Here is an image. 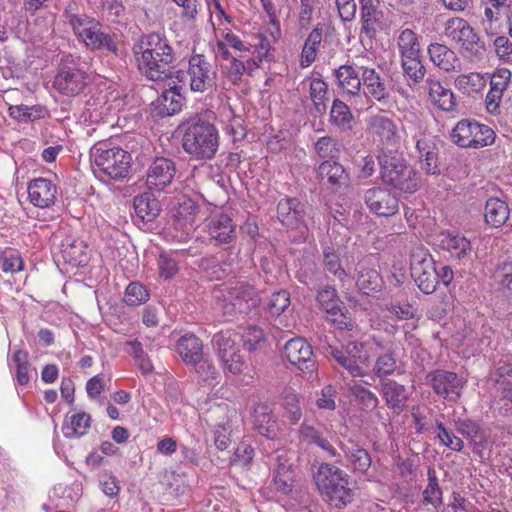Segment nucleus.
<instances>
[{
  "mask_svg": "<svg viewBox=\"0 0 512 512\" xmlns=\"http://www.w3.org/2000/svg\"><path fill=\"white\" fill-rule=\"evenodd\" d=\"M132 52L140 73L155 82L170 79L179 61L168 39L159 33L142 35Z\"/></svg>",
  "mask_w": 512,
  "mask_h": 512,
  "instance_id": "obj_1",
  "label": "nucleus"
},
{
  "mask_svg": "<svg viewBox=\"0 0 512 512\" xmlns=\"http://www.w3.org/2000/svg\"><path fill=\"white\" fill-rule=\"evenodd\" d=\"M62 21L73 32L78 42L89 51L118 55L119 48L115 36L99 20L87 15L79 2H67L63 9Z\"/></svg>",
  "mask_w": 512,
  "mask_h": 512,
  "instance_id": "obj_2",
  "label": "nucleus"
},
{
  "mask_svg": "<svg viewBox=\"0 0 512 512\" xmlns=\"http://www.w3.org/2000/svg\"><path fill=\"white\" fill-rule=\"evenodd\" d=\"M90 160L94 175L103 182L124 181L129 177L132 158L120 147L97 144L90 150Z\"/></svg>",
  "mask_w": 512,
  "mask_h": 512,
  "instance_id": "obj_3",
  "label": "nucleus"
},
{
  "mask_svg": "<svg viewBox=\"0 0 512 512\" xmlns=\"http://www.w3.org/2000/svg\"><path fill=\"white\" fill-rule=\"evenodd\" d=\"M91 81L87 63L78 54L64 53L53 79V88L61 95L76 97Z\"/></svg>",
  "mask_w": 512,
  "mask_h": 512,
  "instance_id": "obj_4",
  "label": "nucleus"
},
{
  "mask_svg": "<svg viewBox=\"0 0 512 512\" xmlns=\"http://www.w3.org/2000/svg\"><path fill=\"white\" fill-rule=\"evenodd\" d=\"M182 146L196 160H211L219 148V132L212 123L198 119L185 129Z\"/></svg>",
  "mask_w": 512,
  "mask_h": 512,
  "instance_id": "obj_5",
  "label": "nucleus"
},
{
  "mask_svg": "<svg viewBox=\"0 0 512 512\" xmlns=\"http://www.w3.org/2000/svg\"><path fill=\"white\" fill-rule=\"evenodd\" d=\"M313 479L320 493L335 506H345L353 500L349 476L340 468L322 463L313 473Z\"/></svg>",
  "mask_w": 512,
  "mask_h": 512,
  "instance_id": "obj_6",
  "label": "nucleus"
},
{
  "mask_svg": "<svg viewBox=\"0 0 512 512\" xmlns=\"http://www.w3.org/2000/svg\"><path fill=\"white\" fill-rule=\"evenodd\" d=\"M215 298L217 308L226 317L247 314L260 302L256 289L240 281L223 285Z\"/></svg>",
  "mask_w": 512,
  "mask_h": 512,
  "instance_id": "obj_7",
  "label": "nucleus"
},
{
  "mask_svg": "<svg viewBox=\"0 0 512 512\" xmlns=\"http://www.w3.org/2000/svg\"><path fill=\"white\" fill-rule=\"evenodd\" d=\"M383 181L406 193L415 192L419 186V175L407 165L402 154L380 153L378 156Z\"/></svg>",
  "mask_w": 512,
  "mask_h": 512,
  "instance_id": "obj_8",
  "label": "nucleus"
},
{
  "mask_svg": "<svg viewBox=\"0 0 512 512\" xmlns=\"http://www.w3.org/2000/svg\"><path fill=\"white\" fill-rule=\"evenodd\" d=\"M219 59L226 61V63L221 64L222 73L225 78L232 84L237 85L241 82L244 74L250 75L264 62H271L273 60L272 46L269 39L262 38L255 50L252 51V56L248 57L245 61L234 55Z\"/></svg>",
  "mask_w": 512,
  "mask_h": 512,
  "instance_id": "obj_9",
  "label": "nucleus"
},
{
  "mask_svg": "<svg viewBox=\"0 0 512 512\" xmlns=\"http://www.w3.org/2000/svg\"><path fill=\"white\" fill-rule=\"evenodd\" d=\"M216 71L203 54H193L188 59L187 70H177L175 78L193 92L204 93L215 86Z\"/></svg>",
  "mask_w": 512,
  "mask_h": 512,
  "instance_id": "obj_10",
  "label": "nucleus"
},
{
  "mask_svg": "<svg viewBox=\"0 0 512 512\" xmlns=\"http://www.w3.org/2000/svg\"><path fill=\"white\" fill-rule=\"evenodd\" d=\"M496 134L492 128L475 119H462L450 132L452 143L461 148L479 149L495 142Z\"/></svg>",
  "mask_w": 512,
  "mask_h": 512,
  "instance_id": "obj_11",
  "label": "nucleus"
},
{
  "mask_svg": "<svg viewBox=\"0 0 512 512\" xmlns=\"http://www.w3.org/2000/svg\"><path fill=\"white\" fill-rule=\"evenodd\" d=\"M334 337L325 336L321 347L326 355H330L334 360L345 368L353 377L365 375L364 366L368 362L369 356L365 350V344L359 341L350 342L345 349L339 348L330 342Z\"/></svg>",
  "mask_w": 512,
  "mask_h": 512,
  "instance_id": "obj_12",
  "label": "nucleus"
},
{
  "mask_svg": "<svg viewBox=\"0 0 512 512\" xmlns=\"http://www.w3.org/2000/svg\"><path fill=\"white\" fill-rule=\"evenodd\" d=\"M414 126L412 138L415 141V157L420 169L428 175L436 176L440 174L436 138L428 132L425 119L416 118Z\"/></svg>",
  "mask_w": 512,
  "mask_h": 512,
  "instance_id": "obj_13",
  "label": "nucleus"
},
{
  "mask_svg": "<svg viewBox=\"0 0 512 512\" xmlns=\"http://www.w3.org/2000/svg\"><path fill=\"white\" fill-rule=\"evenodd\" d=\"M411 276L418 288L425 294L433 293L437 288V267L428 249L415 247L410 257Z\"/></svg>",
  "mask_w": 512,
  "mask_h": 512,
  "instance_id": "obj_14",
  "label": "nucleus"
},
{
  "mask_svg": "<svg viewBox=\"0 0 512 512\" xmlns=\"http://www.w3.org/2000/svg\"><path fill=\"white\" fill-rule=\"evenodd\" d=\"M445 36L459 44L470 58H481L485 52V44L470 24L463 18L453 17L446 21Z\"/></svg>",
  "mask_w": 512,
  "mask_h": 512,
  "instance_id": "obj_15",
  "label": "nucleus"
},
{
  "mask_svg": "<svg viewBox=\"0 0 512 512\" xmlns=\"http://www.w3.org/2000/svg\"><path fill=\"white\" fill-rule=\"evenodd\" d=\"M238 339L239 334L231 330L221 331L212 338V344L223 369L233 375L241 374L246 368V363L237 345Z\"/></svg>",
  "mask_w": 512,
  "mask_h": 512,
  "instance_id": "obj_16",
  "label": "nucleus"
},
{
  "mask_svg": "<svg viewBox=\"0 0 512 512\" xmlns=\"http://www.w3.org/2000/svg\"><path fill=\"white\" fill-rule=\"evenodd\" d=\"M362 75V101L358 104V110H363L365 105L377 101L385 103L390 96L389 80L379 68L361 64Z\"/></svg>",
  "mask_w": 512,
  "mask_h": 512,
  "instance_id": "obj_17",
  "label": "nucleus"
},
{
  "mask_svg": "<svg viewBox=\"0 0 512 512\" xmlns=\"http://www.w3.org/2000/svg\"><path fill=\"white\" fill-rule=\"evenodd\" d=\"M361 64L346 63L334 70L333 75L341 94L357 109L362 101Z\"/></svg>",
  "mask_w": 512,
  "mask_h": 512,
  "instance_id": "obj_18",
  "label": "nucleus"
},
{
  "mask_svg": "<svg viewBox=\"0 0 512 512\" xmlns=\"http://www.w3.org/2000/svg\"><path fill=\"white\" fill-rule=\"evenodd\" d=\"M426 382L438 396L448 401H457L466 385V380L463 377L443 369L429 372Z\"/></svg>",
  "mask_w": 512,
  "mask_h": 512,
  "instance_id": "obj_19",
  "label": "nucleus"
},
{
  "mask_svg": "<svg viewBox=\"0 0 512 512\" xmlns=\"http://www.w3.org/2000/svg\"><path fill=\"white\" fill-rule=\"evenodd\" d=\"M205 231L217 245H229L237 238V224L225 211L212 212L206 219Z\"/></svg>",
  "mask_w": 512,
  "mask_h": 512,
  "instance_id": "obj_20",
  "label": "nucleus"
},
{
  "mask_svg": "<svg viewBox=\"0 0 512 512\" xmlns=\"http://www.w3.org/2000/svg\"><path fill=\"white\" fill-rule=\"evenodd\" d=\"M368 127L374 140L378 142L380 153L397 152L399 135L395 122L382 115L372 116L368 121Z\"/></svg>",
  "mask_w": 512,
  "mask_h": 512,
  "instance_id": "obj_21",
  "label": "nucleus"
},
{
  "mask_svg": "<svg viewBox=\"0 0 512 512\" xmlns=\"http://www.w3.org/2000/svg\"><path fill=\"white\" fill-rule=\"evenodd\" d=\"M268 39L263 34H258L254 38L253 43L243 41L238 35L233 33L231 30L224 31L220 38H216L215 43L212 47L213 53L216 58H227L232 55L229 51L230 48L239 52L237 57L246 58L252 56V51L255 50L256 46L260 43L261 39Z\"/></svg>",
  "mask_w": 512,
  "mask_h": 512,
  "instance_id": "obj_22",
  "label": "nucleus"
},
{
  "mask_svg": "<svg viewBox=\"0 0 512 512\" xmlns=\"http://www.w3.org/2000/svg\"><path fill=\"white\" fill-rule=\"evenodd\" d=\"M364 201L371 212L378 216L390 217L399 210V200L390 190L373 187L365 191Z\"/></svg>",
  "mask_w": 512,
  "mask_h": 512,
  "instance_id": "obj_23",
  "label": "nucleus"
},
{
  "mask_svg": "<svg viewBox=\"0 0 512 512\" xmlns=\"http://www.w3.org/2000/svg\"><path fill=\"white\" fill-rule=\"evenodd\" d=\"M317 301L321 309L327 313V319L335 326L340 329L351 327L350 320L343 312L342 302L334 287H323L317 294Z\"/></svg>",
  "mask_w": 512,
  "mask_h": 512,
  "instance_id": "obj_24",
  "label": "nucleus"
},
{
  "mask_svg": "<svg viewBox=\"0 0 512 512\" xmlns=\"http://www.w3.org/2000/svg\"><path fill=\"white\" fill-rule=\"evenodd\" d=\"M27 193L33 206L45 209L55 205L58 197V187L53 180L38 177L28 182Z\"/></svg>",
  "mask_w": 512,
  "mask_h": 512,
  "instance_id": "obj_25",
  "label": "nucleus"
},
{
  "mask_svg": "<svg viewBox=\"0 0 512 512\" xmlns=\"http://www.w3.org/2000/svg\"><path fill=\"white\" fill-rule=\"evenodd\" d=\"M287 360L303 372H312L315 368L314 354L311 345L303 338L290 339L284 347Z\"/></svg>",
  "mask_w": 512,
  "mask_h": 512,
  "instance_id": "obj_26",
  "label": "nucleus"
},
{
  "mask_svg": "<svg viewBox=\"0 0 512 512\" xmlns=\"http://www.w3.org/2000/svg\"><path fill=\"white\" fill-rule=\"evenodd\" d=\"M176 173L175 163L164 157L156 158L150 165L146 185L149 190L162 191L171 184Z\"/></svg>",
  "mask_w": 512,
  "mask_h": 512,
  "instance_id": "obj_27",
  "label": "nucleus"
},
{
  "mask_svg": "<svg viewBox=\"0 0 512 512\" xmlns=\"http://www.w3.org/2000/svg\"><path fill=\"white\" fill-rule=\"evenodd\" d=\"M277 218L287 229L305 228V205L297 198H283L277 205Z\"/></svg>",
  "mask_w": 512,
  "mask_h": 512,
  "instance_id": "obj_28",
  "label": "nucleus"
},
{
  "mask_svg": "<svg viewBox=\"0 0 512 512\" xmlns=\"http://www.w3.org/2000/svg\"><path fill=\"white\" fill-rule=\"evenodd\" d=\"M437 243L442 250L449 253L450 257L454 259H467L472 252L470 240L457 232H441L437 237Z\"/></svg>",
  "mask_w": 512,
  "mask_h": 512,
  "instance_id": "obj_29",
  "label": "nucleus"
},
{
  "mask_svg": "<svg viewBox=\"0 0 512 512\" xmlns=\"http://www.w3.org/2000/svg\"><path fill=\"white\" fill-rule=\"evenodd\" d=\"M255 429L263 436L274 439L279 431L277 418L268 403H256L252 411Z\"/></svg>",
  "mask_w": 512,
  "mask_h": 512,
  "instance_id": "obj_30",
  "label": "nucleus"
},
{
  "mask_svg": "<svg viewBox=\"0 0 512 512\" xmlns=\"http://www.w3.org/2000/svg\"><path fill=\"white\" fill-rule=\"evenodd\" d=\"M197 212L198 206L191 199L185 198L178 203L172 225L175 230L181 231L180 238L184 239L194 231Z\"/></svg>",
  "mask_w": 512,
  "mask_h": 512,
  "instance_id": "obj_31",
  "label": "nucleus"
},
{
  "mask_svg": "<svg viewBox=\"0 0 512 512\" xmlns=\"http://www.w3.org/2000/svg\"><path fill=\"white\" fill-rule=\"evenodd\" d=\"M380 393L395 414H400L407 406L408 392L404 385L394 380H383Z\"/></svg>",
  "mask_w": 512,
  "mask_h": 512,
  "instance_id": "obj_32",
  "label": "nucleus"
},
{
  "mask_svg": "<svg viewBox=\"0 0 512 512\" xmlns=\"http://www.w3.org/2000/svg\"><path fill=\"white\" fill-rule=\"evenodd\" d=\"M430 61L444 72L458 71L461 68L460 59L448 46L440 43H431L428 46Z\"/></svg>",
  "mask_w": 512,
  "mask_h": 512,
  "instance_id": "obj_33",
  "label": "nucleus"
},
{
  "mask_svg": "<svg viewBox=\"0 0 512 512\" xmlns=\"http://www.w3.org/2000/svg\"><path fill=\"white\" fill-rule=\"evenodd\" d=\"M61 254L64 261L73 267L85 266L89 261L86 243L72 236H68L62 241Z\"/></svg>",
  "mask_w": 512,
  "mask_h": 512,
  "instance_id": "obj_34",
  "label": "nucleus"
},
{
  "mask_svg": "<svg viewBox=\"0 0 512 512\" xmlns=\"http://www.w3.org/2000/svg\"><path fill=\"white\" fill-rule=\"evenodd\" d=\"M426 90L432 104L445 112L454 111L456 100L453 92L444 87L441 82L433 77H428L425 81Z\"/></svg>",
  "mask_w": 512,
  "mask_h": 512,
  "instance_id": "obj_35",
  "label": "nucleus"
},
{
  "mask_svg": "<svg viewBox=\"0 0 512 512\" xmlns=\"http://www.w3.org/2000/svg\"><path fill=\"white\" fill-rule=\"evenodd\" d=\"M175 350L187 365L197 364L203 357V343L192 333L181 336L176 343Z\"/></svg>",
  "mask_w": 512,
  "mask_h": 512,
  "instance_id": "obj_36",
  "label": "nucleus"
},
{
  "mask_svg": "<svg viewBox=\"0 0 512 512\" xmlns=\"http://www.w3.org/2000/svg\"><path fill=\"white\" fill-rule=\"evenodd\" d=\"M321 180L326 181L333 190H338L349 183V173L336 161L325 160L318 167Z\"/></svg>",
  "mask_w": 512,
  "mask_h": 512,
  "instance_id": "obj_37",
  "label": "nucleus"
},
{
  "mask_svg": "<svg viewBox=\"0 0 512 512\" xmlns=\"http://www.w3.org/2000/svg\"><path fill=\"white\" fill-rule=\"evenodd\" d=\"M324 29L325 25L319 22L308 34L300 54V66L302 68L310 66L316 60L323 41Z\"/></svg>",
  "mask_w": 512,
  "mask_h": 512,
  "instance_id": "obj_38",
  "label": "nucleus"
},
{
  "mask_svg": "<svg viewBox=\"0 0 512 512\" xmlns=\"http://www.w3.org/2000/svg\"><path fill=\"white\" fill-rule=\"evenodd\" d=\"M379 0H360L362 31L370 38L381 29L380 18L382 13L376 9Z\"/></svg>",
  "mask_w": 512,
  "mask_h": 512,
  "instance_id": "obj_39",
  "label": "nucleus"
},
{
  "mask_svg": "<svg viewBox=\"0 0 512 512\" xmlns=\"http://www.w3.org/2000/svg\"><path fill=\"white\" fill-rule=\"evenodd\" d=\"M168 87L165 88L160 97L161 113L166 115H174L179 112L182 107V92L185 90L182 84L168 83Z\"/></svg>",
  "mask_w": 512,
  "mask_h": 512,
  "instance_id": "obj_40",
  "label": "nucleus"
},
{
  "mask_svg": "<svg viewBox=\"0 0 512 512\" xmlns=\"http://www.w3.org/2000/svg\"><path fill=\"white\" fill-rule=\"evenodd\" d=\"M456 430L470 441L476 453H481L486 445V435L480 425L472 420H458L455 422Z\"/></svg>",
  "mask_w": 512,
  "mask_h": 512,
  "instance_id": "obj_41",
  "label": "nucleus"
},
{
  "mask_svg": "<svg viewBox=\"0 0 512 512\" xmlns=\"http://www.w3.org/2000/svg\"><path fill=\"white\" fill-rule=\"evenodd\" d=\"M509 208L505 201L499 198H489L485 206V221L494 228L502 227L509 219Z\"/></svg>",
  "mask_w": 512,
  "mask_h": 512,
  "instance_id": "obj_42",
  "label": "nucleus"
},
{
  "mask_svg": "<svg viewBox=\"0 0 512 512\" xmlns=\"http://www.w3.org/2000/svg\"><path fill=\"white\" fill-rule=\"evenodd\" d=\"M133 206L136 216L146 222L153 221L160 212L159 202L151 193L136 196Z\"/></svg>",
  "mask_w": 512,
  "mask_h": 512,
  "instance_id": "obj_43",
  "label": "nucleus"
},
{
  "mask_svg": "<svg viewBox=\"0 0 512 512\" xmlns=\"http://www.w3.org/2000/svg\"><path fill=\"white\" fill-rule=\"evenodd\" d=\"M91 425V416L86 412H78L66 417L62 426L66 438H79L85 435Z\"/></svg>",
  "mask_w": 512,
  "mask_h": 512,
  "instance_id": "obj_44",
  "label": "nucleus"
},
{
  "mask_svg": "<svg viewBox=\"0 0 512 512\" xmlns=\"http://www.w3.org/2000/svg\"><path fill=\"white\" fill-rule=\"evenodd\" d=\"M356 285L364 294L370 295L381 290L382 278L377 270L359 264Z\"/></svg>",
  "mask_w": 512,
  "mask_h": 512,
  "instance_id": "obj_45",
  "label": "nucleus"
},
{
  "mask_svg": "<svg viewBox=\"0 0 512 512\" xmlns=\"http://www.w3.org/2000/svg\"><path fill=\"white\" fill-rule=\"evenodd\" d=\"M329 122L343 131L351 129L353 115L350 107L344 101L338 98L334 99L330 109Z\"/></svg>",
  "mask_w": 512,
  "mask_h": 512,
  "instance_id": "obj_46",
  "label": "nucleus"
},
{
  "mask_svg": "<svg viewBox=\"0 0 512 512\" xmlns=\"http://www.w3.org/2000/svg\"><path fill=\"white\" fill-rule=\"evenodd\" d=\"M345 454L347 466H350L354 471L359 473H366L371 466V457L369 453L360 447L349 448L346 445L340 446Z\"/></svg>",
  "mask_w": 512,
  "mask_h": 512,
  "instance_id": "obj_47",
  "label": "nucleus"
},
{
  "mask_svg": "<svg viewBox=\"0 0 512 512\" xmlns=\"http://www.w3.org/2000/svg\"><path fill=\"white\" fill-rule=\"evenodd\" d=\"M403 75L408 83L418 84L424 80L426 68L421 55L400 58Z\"/></svg>",
  "mask_w": 512,
  "mask_h": 512,
  "instance_id": "obj_48",
  "label": "nucleus"
},
{
  "mask_svg": "<svg viewBox=\"0 0 512 512\" xmlns=\"http://www.w3.org/2000/svg\"><path fill=\"white\" fill-rule=\"evenodd\" d=\"M397 47L400 58H408L416 55H421L420 43L417 34L409 28L402 30L401 33L399 34L397 40Z\"/></svg>",
  "mask_w": 512,
  "mask_h": 512,
  "instance_id": "obj_49",
  "label": "nucleus"
},
{
  "mask_svg": "<svg viewBox=\"0 0 512 512\" xmlns=\"http://www.w3.org/2000/svg\"><path fill=\"white\" fill-rule=\"evenodd\" d=\"M508 0H481L484 7L483 25L486 31L493 30L499 22L501 12L508 7Z\"/></svg>",
  "mask_w": 512,
  "mask_h": 512,
  "instance_id": "obj_50",
  "label": "nucleus"
},
{
  "mask_svg": "<svg viewBox=\"0 0 512 512\" xmlns=\"http://www.w3.org/2000/svg\"><path fill=\"white\" fill-rule=\"evenodd\" d=\"M486 85L484 77L480 73L471 72L459 75L455 79V86L464 94L480 92Z\"/></svg>",
  "mask_w": 512,
  "mask_h": 512,
  "instance_id": "obj_51",
  "label": "nucleus"
},
{
  "mask_svg": "<svg viewBox=\"0 0 512 512\" xmlns=\"http://www.w3.org/2000/svg\"><path fill=\"white\" fill-rule=\"evenodd\" d=\"M150 298L148 289L139 282H131L125 289L123 302L127 306H139L146 303Z\"/></svg>",
  "mask_w": 512,
  "mask_h": 512,
  "instance_id": "obj_52",
  "label": "nucleus"
},
{
  "mask_svg": "<svg viewBox=\"0 0 512 512\" xmlns=\"http://www.w3.org/2000/svg\"><path fill=\"white\" fill-rule=\"evenodd\" d=\"M350 394L363 406L365 410H374L379 405L377 395L359 384L349 385Z\"/></svg>",
  "mask_w": 512,
  "mask_h": 512,
  "instance_id": "obj_53",
  "label": "nucleus"
},
{
  "mask_svg": "<svg viewBox=\"0 0 512 512\" xmlns=\"http://www.w3.org/2000/svg\"><path fill=\"white\" fill-rule=\"evenodd\" d=\"M314 149L320 158H337L341 152L340 142L331 137L323 136L320 137L314 144Z\"/></svg>",
  "mask_w": 512,
  "mask_h": 512,
  "instance_id": "obj_54",
  "label": "nucleus"
},
{
  "mask_svg": "<svg viewBox=\"0 0 512 512\" xmlns=\"http://www.w3.org/2000/svg\"><path fill=\"white\" fill-rule=\"evenodd\" d=\"M11 361L15 365L17 383L21 386L27 385L30 381L28 353L24 350H17L14 352Z\"/></svg>",
  "mask_w": 512,
  "mask_h": 512,
  "instance_id": "obj_55",
  "label": "nucleus"
},
{
  "mask_svg": "<svg viewBox=\"0 0 512 512\" xmlns=\"http://www.w3.org/2000/svg\"><path fill=\"white\" fill-rule=\"evenodd\" d=\"M497 390L503 399L512 403V364H504L497 369Z\"/></svg>",
  "mask_w": 512,
  "mask_h": 512,
  "instance_id": "obj_56",
  "label": "nucleus"
},
{
  "mask_svg": "<svg viewBox=\"0 0 512 512\" xmlns=\"http://www.w3.org/2000/svg\"><path fill=\"white\" fill-rule=\"evenodd\" d=\"M328 94V85L320 78H314L310 82V97L314 103L317 112L322 113L326 110V101Z\"/></svg>",
  "mask_w": 512,
  "mask_h": 512,
  "instance_id": "obj_57",
  "label": "nucleus"
},
{
  "mask_svg": "<svg viewBox=\"0 0 512 512\" xmlns=\"http://www.w3.org/2000/svg\"><path fill=\"white\" fill-rule=\"evenodd\" d=\"M428 484L423 491L424 501L438 507L442 504V490L439 486L436 471L429 468L427 471Z\"/></svg>",
  "mask_w": 512,
  "mask_h": 512,
  "instance_id": "obj_58",
  "label": "nucleus"
},
{
  "mask_svg": "<svg viewBox=\"0 0 512 512\" xmlns=\"http://www.w3.org/2000/svg\"><path fill=\"white\" fill-rule=\"evenodd\" d=\"M178 253H162L158 258L159 276L163 280L172 279L179 271Z\"/></svg>",
  "mask_w": 512,
  "mask_h": 512,
  "instance_id": "obj_59",
  "label": "nucleus"
},
{
  "mask_svg": "<svg viewBox=\"0 0 512 512\" xmlns=\"http://www.w3.org/2000/svg\"><path fill=\"white\" fill-rule=\"evenodd\" d=\"M41 106L14 105L9 107V115L19 122H30L42 117Z\"/></svg>",
  "mask_w": 512,
  "mask_h": 512,
  "instance_id": "obj_60",
  "label": "nucleus"
},
{
  "mask_svg": "<svg viewBox=\"0 0 512 512\" xmlns=\"http://www.w3.org/2000/svg\"><path fill=\"white\" fill-rule=\"evenodd\" d=\"M323 263L326 270L332 273L340 281H344L347 277V273L340 263L339 255L335 253L332 248L327 247L324 249Z\"/></svg>",
  "mask_w": 512,
  "mask_h": 512,
  "instance_id": "obj_61",
  "label": "nucleus"
},
{
  "mask_svg": "<svg viewBox=\"0 0 512 512\" xmlns=\"http://www.w3.org/2000/svg\"><path fill=\"white\" fill-rule=\"evenodd\" d=\"M290 293L286 290L274 292L269 298L266 309L273 316H280L290 306Z\"/></svg>",
  "mask_w": 512,
  "mask_h": 512,
  "instance_id": "obj_62",
  "label": "nucleus"
},
{
  "mask_svg": "<svg viewBox=\"0 0 512 512\" xmlns=\"http://www.w3.org/2000/svg\"><path fill=\"white\" fill-rule=\"evenodd\" d=\"M24 263L18 251L6 249L0 255V268L6 273H15L23 269Z\"/></svg>",
  "mask_w": 512,
  "mask_h": 512,
  "instance_id": "obj_63",
  "label": "nucleus"
},
{
  "mask_svg": "<svg viewBox=\"0 0 512 512\" xmlns=\"http://www.w3.org/2000/svg\"><path fill=\"white\" fill-rule=\"evenodd\" d=\"M397 368V361L392 354H382L376 359L373 372L377 377L383 378L392 375Z\"/></svg>",
  "mask_w": 512,
  "mask_h": 512,
  "instance_id": "obj_64",
  "label": "nucleus"
}]
</instances>
